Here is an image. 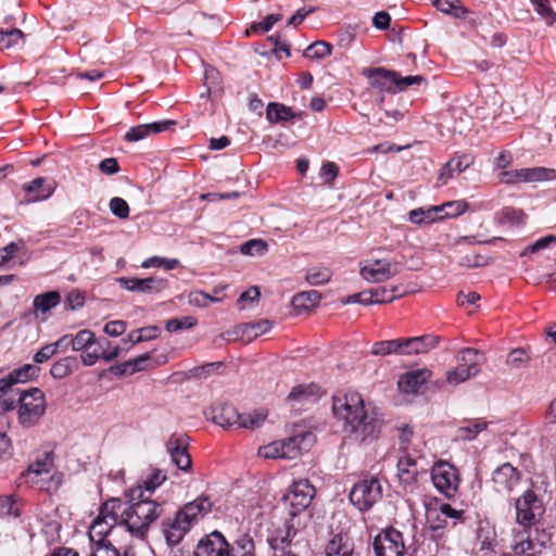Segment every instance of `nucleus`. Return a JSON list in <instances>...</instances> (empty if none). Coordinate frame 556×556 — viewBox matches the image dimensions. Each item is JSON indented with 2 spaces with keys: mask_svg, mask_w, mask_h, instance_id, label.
Here are the masks:
<instances>
[{
  "mask_svg": "<svg viewBox=\"0 0 556 556\" xmlns=\"http://www.w3.org/2000/svg\"><path fill=\"white\" fill-rule=\"evenodd\" d=\"M213 507V503L208 496L200 495L194 501L185 504L178 513L181 517L189 521V525L192 527L200 518H203L207 515Z\"/></svg>",
  "mask_w": 556,
  "mask_h": 556,
  "instance_id": "21",
  "label": "nucleus"
},
{
  "mask_svg": "<svg viewBox=\"0 0 556 556\" xmlns=\"http://www.w3.org/2000/svg\"><path fill=\"white\" fill-rule=\"evenodd\" d=\"M61 302V294L58 291H48L34 298L33 306L35 313L46 314Z\"/></svg>",
  "mask_w": 556,
  "mask_h": 556,
  "instance_id": "33",
  "label": "nucleus"
},
{
  "mask_svg": "<svg viewBox=\"0 0 556 556\" xmlns=\"http://www.w3.org/2000/svg\"><path fill=\"white\" fill-rule=\"evenodd\" d=\"M318 392V387L315 383L299 384L294 387L289 393V400H302L315 395Z\"/></svg>",
  "mask_w": 556,
  "mask_h": 556,
  "instance_id": "54",
  "label": "nucleus"
},
{
  "mask_svg": "<svg viewBox=\"0 0 556 556\" xmlns=\"http://www.w3.org/2000/svg\"><path fill=\"white\" fill-rule=\"evenodd\" d=\"M110 210L118 218L126 219L129 216V206L127 202L118 197H114L109 203Z\"/></svg>",
  "mask_w": 556,
  "mask_h": 556,
  "instance_id": "57",
  "label": "nucleus"
},
{
  "mask_svg": "<svg viewBox=\"0 0 556 556\" xmlns=\"http://www.w3.org/2000/svg\"><path fill=\"white\" fill-rule=\"evenodd\" d=\"M425 81V77L421 75L406 76L403 77L396 72V92L404 91L412 85H419Z\"/></svg>",
  "mask_w": 556,
  "mask_h": 556,
  "instance_id": "61",
  "label": "nucleus"
},
{
  "mask_svg": "<svg viewBox=\"0 0 556 556\" xmlns=\"http://www.w3.org/2000/svg\"><path fill=\"white\" fill-rule=\"evenodd\" d=\"M192 527L177 511L174 518H167L162 522V531L169 546L179 544Z\"/></svg>",
  "mask_w": 556,
  "mask_h": 556,
  "instance_id": "19",
  "label": "nucleus"
},
{
  "mask_svg": "<svg viewBox=\"0 0 556 556\" xmlns=\"http://www.w3.org/2000/svg\"><path fill=\"white\" fill-rule=\"evenodd\" d=\"M127 329V324L124 320H112L105 324L104 332L111 337H118Z\"/></svg>",
  "mask_w": 556,
  "mask_h": 556,
  "instance_id": "64",
  "label": "nucleus"
},
{
  "mask_svg": "<svg viewBox=\"0 0 556 556\" xmlns=\"http://www.w3.org/2000/svg\"><path fill=\"white\" fill-rule=\"evenodd\" d=\"M222 298L211 296V294L205 293L203 291H192L189 294V302L193 305L205 307L210 303L220 302Z\"/></svg>",
  "mask_w": 556,
  "mask_h": 556,
  "instance_id": "55",
  "label": "nucleus"
},
{
  "mask_svg": "<svg viewBox=\"0 0 556 556\" xmlns=\"http://www.w3.org/2000/svg\"><path fill=\"white\" fill-rule=\"evenodd\" d=\"M117 282L123 289L140 293H159L167 288V280L159 277L128 278L119 277Z\"/></svg>",
  "mask_w": 556,
  "mask_h": 556,
  "instance_id": "17",
  "label": "nucleus"
},
{
  "mask_svg": "<svg viewBox=\"0 0 556 556\" xmlns=\"http://www.w3.org/2000/svg\"><path fill=\"white\" fill-rule=\"evenodd\" d=\"M408 219L416 225L432 224L441 220L437 205L418 207L408 213Z\"/></svg>",
  "mask_w": 556,
  "mask_h": 556,
  "instance_id": "32",
  "label": "nucleus"
},
{
  "mask_svg": "<svg viewBox=\"0 0 556 556\" xmlns=\"http://www.w3.org/2000/svg\"><path fill=\"white\" fill-rule=\"evenodd\" d=\"M314 442L312 432H303L287 439L279 440L283 444L282 457L294 459L300 456L303 451H307Z\"/></svg>",
  "mask_w": 556,
  "mask_h": 556,
  "instance_id": "22",
  "label": "nucleus"
},
{
  "mask_svg": "<svg viewBox=\"0 0 556 556\" xmlns=\"http://www.w3.org/2000/svg\"><path fill=\"white\" fill-rule=\"evenodd\" d=\"M230 556H255V544L249 533L240 534L229 544Z\"/></svg>",
  "mask_w": 556,
  "mask_h": 556,
  "instance_id": "34",
  "label": "nucleus"
},
{
  "mask_svg": "<svg viewBox=\"0 0 556 556\" xmlns=\"http://www.w3.org/2000/svg\"><path fill=\"white\" fill-rule=\"evenodd\" d=\"M522 472L510 463L497 466L492 472V488L501 495L509 496L521 483Z\"/></svg>",
  "mask_w": 556,
  "mask_h": 556,
  "instance_id": "13",
  "label": "nucleus"
},
{
  "mask_svg": "<svg viewBox=\"0 0 556 556\" xmlns=\"http://www.w3.org/2000/svg\"><path fill=\"white\" fill-rule=\"evenodd\" d=\"M479 352L476 349H463L457 356L458 365L446 372V381L450 384H459L480 371Z\"/></svg>",
  "mask_w": 556,
  "mask_h": 556,
  "instance_id": "12",
  "label": "nucleus"
},
{
  "mask_svg": "<svg viewBox=\"0 0 556 556\" xmlns=\"http://www.w3.org/2000/svg\"><path fill=\"white\" fill-rule=\"evenodd\" d=\"M53 460V453L45 452L40 457H38L28 466L27 470L24 472V476L27 478L35 476V478H37L42 475H49L54 466Z\"/></svg>",
  "mask_w": 556,
  "mask_h": 556,
  "instance_id": "30",
  "label": "nucleus"
},
{
  "mask_svg": "<svg viewBox=\"0 0 556 556\" xmlns=\"http://www.w3.org/2000/svg\"><path fill=\"white\" fill-rule=\"evenodd\" d=\"M382 497V485L377 478L357 482L350 492V501L361 511L369 510Z\"/></svg>",
  "mask_w": 556,
  "mask_h": 556,
  "instance_id": "11",
  "label": "nucleus"
},
{
  "mask_svg": "<svg viewBox=\"0 0 556 556\" xmlns=\"http://www.w3.org/2000/svg\"><path fill=\"white\" fill-rule=\"evenodd\" d=\"M111 511L118 515L119 527L136 538L143 539L152 522L161 517L163 507L156 501L144 495L141 485H136L124 493V498L112 497Z\"/></svg>",
  "mask_w": 556,
  "mask_h": 556,
  "instance_id": "2",
  "label": "nucleus"
},
{
  "mask_svg": "<svg viewBox=\"0 0 556 556\" xmlns=\"http://www.w3.org/2000/svg\"><path fill=\"white\" fill-rule=\"evenodd\" d=\"M197 325V319L192 316H185L182 318H172L166 323V330L176 332L181 329H190Z\"/></svg>",
  "mask_w": 556,
  "mask_h": 556,
  "instance_id": "52",
  "label": "nucleus"
},
{
  "mask_svg": "<svg viewBox=\"0 0 556 556\" xmlns=\"http://www.w3.org/2000/svg\"><path fill=\"white\" fill-rule=\"evenodd\" d=\"M112 497L101 504L97 518L92 521L89 529V538L93 544L91 551L100 545H112L111 542L106 541V536L111 531L119 526L118 515L115 511H111L108 505H112Z\"/></svg>",
  "mask_w": 556,
  "mask_h": 556,
  "instance_id": "6",
  "label": "nucleus"
},
{
  "mask_svg": "<svg viewBox=\"0 0 556 556\" xmlns=\"http://www.w3.org/2000/svg\"><path fill=\"white\" fill-rule=\"evenodd\" d=\"M467 202L463 200L448 201L441 205H437L441 219L457 217L467 210Z\"/></svg>",
  "mask_w": 556,
  "mask_h": 556,
  "instance_id": "40",
  "label": "nucleus"
},
{
  "mask_svg": "<svg viewBox=\"0 0 556 556\" xmlns=\"http://www.w3.org/2000/svg\"><path fill=\"white\" fill-rule=\"evenodd\" d=\"M354 543L348 534L337 533L326 546V556H353Z\"/></svg>",
  "mask_w": 556,
  "mask_h": 556,
  "instance_id": "27",
  "label": "nucleus"
},
{
  "mask_svg": "<svg viewBox=\"0 0 556 556\" xmlns=\"http://www.w3.org/2000/svg\"><path fill=\"white\" fill-rule=\"evenodd\" d=\"M497 179L504 185H517L521 182H542L556 179V169L543 166L501 170Z\"/></svg>",
  "mask_w": 556,
  "mask_h": 556,
  "instance_id": "9",
  "label": "nucleus"
},
{
  "mask_svg": "<svg viewBox=\"0 0 556 556\" xmlns=\"http://www.w3.org/2000/svg\"><path fill=\"white\" fill-rule=\"evenodd\" d=\"M496 531L489 522H480L477 529L476 546L479 552L488 553L496 545Z\"/></svg>",
  "mask_w": 556,
  "mask_h": 556,
  "instance_id": "28",
  "label": "nucleus"
},
{
  "mask_svg": "<svg viewBox=\"0 0 556 556\" xmlns=\"http://www.w3.org/2000/svg\"><path fill=\"white\" fill-rule=\"evenodd\" d=\"M178 265H179V262L176 258H165V257H160V256H152L150 258H147L142 263L143 268L164 267L167 270L175 269Z\"/></svg>",
  "mask_w": 556,
  "mask_h": 556,
  "instance_id": "53",
  "label": "nucleus"
},
{
  "mask_svg": "<svg viewBox=\"0 0 556 556\" xmlns=\"http://www.w3.org/2000/svg\"><path fill=\"white\" fill-rule=\"evenodd\" d=\"M501 214H502V219L504 222L515 224V225H521L525 223L526 214L520 208L506 206L502 210Z\"/></svg>",
  "mask_w": 556,
  "mask_h": 556,
  "instance_id": "56",
  "label": "nucleus"
},
{
  "mask_svg": "<svg viewBox=\"0 0 556 556\" xmlns=\"http://www.w3.org/2000/svg\"><path fill=\"white\" fill-rule=\"evenodd\" d=\"M545 548V542L534 540L530 533L519 532L514 536L511 551L515 556H539Z\"/></svg>",
  "mask_w": 556,
  "mask_h": 556,
  "instance_id": "20",
  "label": "nucleus"
},
{
  "mask_svg": "<svg viewBox=\"0 0 556 556\" xmlns=\"http://www.w3.org/2000/svg\"><path fill=\"white\" fill-rule=\"evenodd\" d=\"M397 477L402 484L409 485L417 481V460L408 453H404L397 460Z\"/></svg>",
  "mask_w": 556,
  "mask_h": 556,
  "instance_id": "25",
  "label": "nucleus"
},
{
  "mask_svg": "<svg viewBox=\"0 0 556 556\" xmlns=\"http://www.w3.org/2000/svg\"><path fill=\"white\" fill-rule=\"evenodd\" d=\"M166 480V475L160 470L154 469L140 484L144 491V495L151 497L153 491L159 488Z\"/></svg>",
  "mask_w": 556,
  "mask_h": 556,
  "instance_id": "46",
  "label": "nucleus"
},
{
  "mask_svg": "<svg viewBox=\"0 0 556 556\" xmlns=\"http://www.w3.org/2000/svg\"><path fill=\"white\" fill-rule=\"evenodd\" d=\"M370 85L381 91L396 92V72L383 67L370 68L367 71Z\"/></svg>",
  "mask_w": 556,
  "mask_h": 556,
  "instance_id": "23",
  "label": "nucleus"
},
{
  "mask_svg": "<svg viewBox=\"0 0 556 556\" xmlns=\"http://www.w3.org/2000/svg\"><path fill=\"white\" fill-rule=\"evenodd\" d=\"M372 548L375 556H404L406 543L403 533L390 526L375 536Z\"/></svg>",
  "mask_w": 556,
  "mask_h": 556,
  "instance_id": "10",
  "label": "nucleus"
},
{
  "mask_svg": "<svg viewBox=\"0 0 556 556\" xmlns=\"http://www.w3.org/2000/svg\"><path fill=\"white\" fill-rule=\"evenodd\" d=\"M79 368V363L75 356H66L51 366L50 374L55 379H63Z\"/></svg>",
  "mask_w": 556,
  "mask_h": 556,
  "instance_id": "35",
  "label": "nucleus"
},
{
  "mask_svg": "<svg viewBox=\"0 0 556 556\" xmlns=\"http://www.w3.org/2000/svg\"><path fill=\"white\" fill-rule=\"evenodd\" d=\"M149 136L148 126L146 124H141L138 126L131 127L124 136V139L128 142H137Z\"/></svg>",
  "mask_w": 556,
  "mask_h": 556,
  "instance_id": "62",
  "label": "nucleus"
},
{
  "mask_svg": "<svg viewBox=\"0 0 556 556\" xmlns=\"http://www.w3.org/2000/svg\"><path fill=\"white\" fill-rule=\"evenodd\" d=\"M267 250V244L262 240L252 239L243 243L240 248L242 254L245 255H261Z\"/></svg>",
  "mask_w": 556,
  "mask_h": 556,
  "instance_id": "58",
  "label": "nucleus"
},
{
  "mask_svg": "<svg viewBox=\"0 0 556 556\" xmlns=\"http://www.w3.org/2000/svg\"><path fill=\"white\" fill-rule=\"evenodd\" d=\"M281 452H283V444L279 443V441H275L262 446L258 454L265 458H283Z\"/></svg>",
  "mask_w": 556,
  "mask_h": 556,
  "instance_id": "59",
  "label": "nucleus"
},
{
  "mask_svg": "<svg viewBox=\"0 0 556 556\" xmlns=\"http://www.w3.org/2000/svg\"><path fill=\"white\" fill-rule=\"evenodd\" d=\"M212 420L223 428L249 429L260 428L267 418L265 409L254 410L249 414H239L231 404H218L212 407Z\"/></svg>",
  "mask_w": 556,
  "mask_h": 556,
  "instance_id": "3",
  "label": "nucleus"
},
{
  "mask_svg": "<svg viewBox=\"0 0 556 556\" xmlns=\"http://www.w3.org/2000/svg\"><path fill=\"white\" fill-rule=\"evenodd\" d=\"M516 521L525 527L531 528L535 525L545 511L542 500L532 490H526L522 495L514 500Z\"/></svg>",
  "mask_w": 556,
  "mask_h": 556,
  "instance_id": "7",
  "label": "nucleus"
},
{
  "mask_svg": "<svg viewBox=\"0 0 556 556\" xmlns=\"http://www.w3.org/2000/svg\"><path fill=\"white\" fill-rule=\"evenodd\" d=\"M403 355L427 353L439 343V338L432 334L402 339Z\"/></svg>",
  "mask_w": 556,
  "mask_h": 556,
  "instance_id": "24",
  "label": "nucleus"
},
{
  "mask_svg": "<svg viewBox=\"0 0 556 556\" xmlns=\"http://www.w3.org/2000/svg\"><path fill=\"white\" fill-rule=\"evenodd\" d=\"M71 341L72 350L74 351L90 349L96 342L94 333L91 330L84 329L78 331L75 336L71 334Z\"/></svg>",
  "mask_w": 556,
  "mask_h": 556,
  "instance_id": "42",
  "label": "nucleus"
},
{
  "mask_svg": "<svg viewBox=\"0 0 556 556\" xmlns=\"http://www.w3.org/2000/svg\"><path fill=\"white\" fill-rule=\"evenodd\" d=\"M332 47L326 41H315L305 50V56L311 59H324L331 54Z\"/></svg>",
  "mask_w": 556,
  "mask_h": 556,
  "instance_id": "49",
  "label": "nucleus"
},
{
  "mask_svg": "<svg viewBox=\"0 0 556 556\" xmlns=\"http://www.w3.org/2000/svg\"><path fill=\"white\" fill-rule=\"evenodd\" d=\"M437 10L450 14L454 17L464 18L468 10L462 4L460 0H431Z\"/></svg>",
  "mask_w": 556,
  "mask_h": 556,
  "instance_id": "37",
  "label": "nucleus"
},
{
  "mask_svg": "<svg viewBox=\"0 0 556 556\" xmlns=\"http://www.w3.org/2000/svg\"><path fill=\"white\" fill-rule=\"evenodd\" d=\"M339 174V167L333 162H327L321 166V177L324 178L325 182L329 186L332 185L334 179L337 178Z\"/></svg>",
  "mask_w": 556,
  "mask_h": 556,
  "instance_id": "63",
  "label": "nucleus"
},
{
  "mask_svg": "<svg viewBox=\"0 0 556 556\" xmlns=\"http://www.w3.org/2000/svg\"><path fill=\"white\" fill-rule=\"evenodd\" d=\"M371 291L375 303H390L395 299H399L406 294V292L402 291L397 286H394L391 289H388L386 287H377L372 288Z\"/></svg>",
  "mask_w": 556,
  "mask_h": 556,
  "instance_id": "39",
  "label": "nucleus"
},
{
  "mask_svg": "<svg viewBox=\"0 0 556 556\" xmlns=\"http://www.w3.org/2000/svg\"><path fill=\"white\" fill-rule=\"evenodd\" d=\"M431 480L438 492L447 498H453L458 492L460 483L458 470L447 462L440 460L432 466Z\"/></svg>",
  "mask_w": 556,
  "mask_h": 556,
  "instance_id": "8",
  "label": "nucleus"
},
{
  "mask_svg": "<svg viewBox=\"0 0 556 556\" xmlns=\"http://www.w3.org/2000/svg\"><path fill=\"white\" fill-rule=\"evenodd\" d=\"M402 339L386 340L374 343L371 354L386 356L390 354L403 355Z\"/></svg>",
  "mask_w": 556,
  "mask_h": 556,
  "instance_id": "38",
  "label": "nucleus"
},
{
  "mask_svg": "<svg viewBox=\"0 0 556 556\" xmlns=\"http://www.w3.org/2000/svg\"><path fill=\"white\" fill-rule=\"evenodd\" d=\"M321 300V293L317 290H308L296 293L292 298V306L295 311H308L319 304Z\"/></svg>",
  "mask_w": 556,
  "mask_h": 556,
  "instance_id": "31",
  "label": "nucleus"
},
{
  "mask_svg": "<svg viewBox=\"0 0 556 556\" xmlns=\"http://www.w3.org/2000/svg\"><path fill=\"white\" fill-rule=\"evenodd\" d=\"M530 2L547 25H553L556 22V12L552 9L549 0H530Z\"/></svg>",
  "mask_w": 556,
  "mask_h": 556,
  "instance_id": "45",
  "label": "nucleus"
},
{
  "mask_svg": "<svg viewBox=\"0 0 556 556\" xmlns=\"http://www.w3.org/2000/svg\"><path fill=\"white\" fill-rule=\"evenodd\" d=\"M266 117L270 123L289 122L294 118L291 108L271 102L267 105Z\"/></svg>",
  "mask_w": 556,
  "mask_h": 556,
  "instance_id": "36",
  "label": "nucleus"
},
{
  "mask_svg": "<svg viewBox=\"0 0 556 556\" xmlns=\"http://www.w3.org/2000/svg\"><path fill=\"white\" fill-rule=\"evenodd\" d=\"M229 543L224 535L218 531L202 538L195 549L193 556H230Z\"/></svg>",
  "mask_w": 556,
  "mask_h": 556,
  "instance_id": "16",
  "label": "nucleus"
},
{
  "mask_svg": "<svg viewBox=\"0 0 556 556\" xmlns=\"http://www.w3.org/2000/svg\"><path fill=\"white\" fill-rule=\"evenodd\" d=\"M281 15L280 14H269L267 15L263 21L253 23L250 28L247 29L245 34L247 36H250L251 34L255 33H267L269 31L273 26L280 21Z\"/></svg>",
  "mask_w": 556,
  "mask_h": 556,
  "instance_id": "47",
  "label": "nucleus"
},
{
  "mask_svg": "<svg viewBox=\"0 0 556 556\" xmlns=\"http://www.w3.org/2000/svg\"><path fill=\"white\" fill-rule=\"evenodd\" d=\"M361 276L372 282L388 280L399 273L396 263L387 260H375L361 268Z\"/></svg>",
  "mask_w": 556,
  "mask_h": 556,
  "instance_id": "18",
  "label": "nucleus"
},
{
  "mask_svg": "<svg viewBox=\"0 0 556 556\" xmlns=\"http://www.w3.org/2000/svg\"><path fill=\"white\" fill-rule=\"evenodd\" d=\"M332 271L328 267H312L307 270L305 279L312 286H321L330 281Z\"/></svg>",
  "mask_w": 556,
  "mask_h": 556,
  "instance_id": "41",
  "label": "nucleus"
},
{
  "mask_svg": "<svg viewBox=\"0 0 556 556\" xmlns=\"http://www.w3.org/2000/svg\"><path fill=\"white\" fill-rule=\"evenodd\" d=\"M21 514L20 505L10 496H0V516H14L18 517Z\"/></svg>",
  "mask_w": 556,
  "mask_h": 556,
  "instance_id": "51",
  "label": "nucleus"
},
{
  "mask_svg": "<svg viewBox=\"0 0 556 556\" xmlns=\"http://www.w3.org/2000/svg\"><path fill=\"white\" fill-rule=\"evenodd\" d=\"M189 438L184 433H173L166 442V450L172 462L178 469L188 471L191 468V456L188 452Z\"/></svg>",
  "mask_w": 556,
  "mask_h": 556,
  "instance_id": "15",
  "label": "nucleus"
},
{
  "mask_svg": "<svg viewBox=\"0 0 556 556\" xmlns=\"http://www.w3.org/2000/svg\"><path fill=\"white\" fill-rule=\"evenodd\" d=\"M431 371L418 369L404 374L399 380V388L405 393L417 392L418 389L430 378Z\"/></svg>",
  "mask_w": 556,
  "mask_h": 556,
  "instance_id": "26",
  "label": "nucleus"
},
{
  "mask_svg": "<svg viewBox=\"0 0 556 556\" xmlns=\"http://www.w3.org/2000/svg\"><path fill=\"white\" fill-rule=\"evenodd\" d=\"M17 418L24 428L37 425L46 412L45 393L38 388L20 392Z\"/></svg>",
  "mask_w": 556,
  "mask_h": 556,
  "instance_id": "4",
  "label": "nucleus"
},
{
  "mask_svg": "<svg viewBox=\"0 0 556 556\" xmlns=\"http://www.w3.org/2000/svg\"><path fill=\"white\" fill-rule=\"evenodd\" d=\"M267 541L276 556L289 554V552L298 554V547L304 539L302 532L295 526V517L290 516L282 525L270 532Z\"/></svg>",
  "mask_w": 556,
  "mask_h": 556,
  "instance_id": "5",
  "label": "nucleus"
},
{
  "mask_svg": "<svg viewBox=\"0 0 556 556\" xmlns=\"http://www.w3.org/2000/svg\"><path fill=\"white\" fill-rule=\"evenodd\" d=\"M486 428V422L480 419L469 421L467 426L460 427L459 432L465 440H472L478 433Z\"/></svg>",
  "mask_w": 556,
  "mask_h": 556,
  "instance_id": "50",
  "label": "nucleus"
},
{
  "mask_svg": "<svg viewBox=\"0 0 556 556\" xmlns=\"http://www.w3.org/2000/svg\"><path fill=\"white\" fill-rule=\"evenodd\" d=\"M40 369L36 365L26 364L21 368L14 369L10 372L11 377L14 379L16 383H25L29 380L36 378L39 374Z\"/></svg>",
  "mask_w": 556,
  "mask_h": 556,
  "instance_id": "44",
  "label": "nucleus"
},
{
  "mask_svg": "<svg viewBox=\"0 0 556 556\" xmlns=\"http://www.w3.org/2000/svg\"><path fill=\"white\" fill-rule=\"evenodd\" d=\"M472 163V159L469 155H456L448 161V166L454 173L460 174L467 169Z\"/></svg>",
  "mask_w": 556,
  "mask_h": 556,
  "instance_id": "60",
  "label": "nucleus"
},
{
  "mask_svg": "<svg viewBox=\"0 0 556 556\" xmlns=\"http://www.w3.org/2000/svg\"><path fill=\"white\" fill-rule=\"evenodd\" d=\"M23 189L27 197V202H37L48 199L53 193L51 186H46V178L38 177L30 182L25 184Z\"/></svg>",
  "mask_w": 556,
  "mask_h": 556,
  "instance_id": "29",
  "label": "nucleus"
},
{
  "mask_svg": "<svg viewBox=\"0 0 556 556\" xmlns=\"http://www.w3.org/2000/svg\"><path fill=\"white\" fill-rule=\"evenodd\" d=\"M529 362L530 355L522 348L511 350L507 355L506 359L507 366L513 368H521L523 366H527Z\"/></svg>",
  "mask_w": 556,
  "mask_h": 556,
  "instance_id": "48",
  "label": "nucleus"
},
{
  "mask_svg": "<svg viewBox=\"0 0 556 556\" xmlns=\"http://www.w3.org/2000/svg\"><path fill=\"white\" fill-rule=\"evenodd\" d=\"M314 493L315 489L308 480L303 479L294 481L282 497L283 503L291 508L290 516L296 517L298 513L308 507L314 497Z\"/></svg>",
  "mask_w": 556,
  "mask_h": 556,
  "instance_id": "14",
  "label": "nucleus"
},
{
  "mask_svg": "<svg viewBox=\"0 0 556 556\" xmlns=\"http://www.w3.org/2000/svg\"><path fill=\"white\" fill-rule=\"evenodd\" d=\"M333 415L343 421V430L351 440L363 444L376 441L383 426L382 416L368 409L356 391L338 392L332 396Z\"/></svg>",
  "mask_w": 556,
  "mask_h": 556,
  "instance_id": "1",
  "label": "nucleus"
},
{
  "mask_svg": "<svg viewBox=\"0 0 556 556\" xmlns=\"http://www.w3.org/2000/svg\"><path fill=\"white\" fill-rule=\"evenodd\" d=\"M24 39V33L18 28L0 30V50L17 46Z\"/></svg>",
  "mask_w": 556,
  "mask_h": 556,
  "instance_id": "43",
  "label": "nucleus"
}]
</instances>
